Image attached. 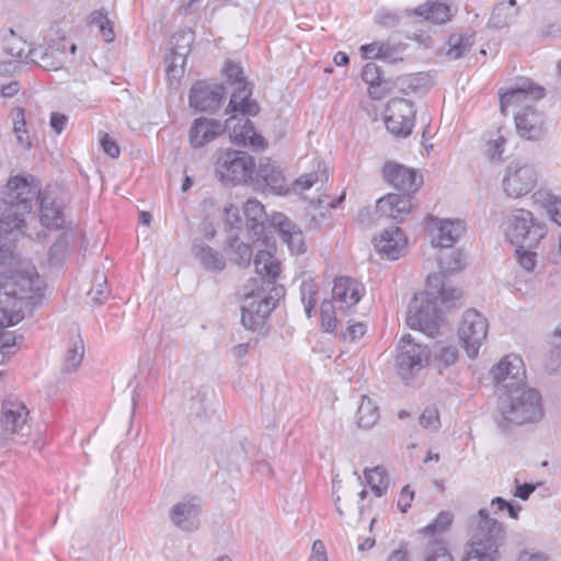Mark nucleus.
Listing matches in <instances>:
<instances>
[{"label": "nucleus", "mask_w": 561, "mask_h": 561, "mask_svg": "<svg viewBox=\"0 0 561 561\" xmlns=\"http://www.w3.org/2000/svg\"><path fill=\"white\" fill-rule=\"evenodd\" d=\"M505 236L512 244L533 248L546 236V228L534 220L530 211L517 209L506 220Z\"/></svg>", "instance_id": "nucleus-7"}, {"label": "nucleus", "mask_w": 561, "mask_h": 561, "mask_svg": "<svg viewBox=\"0 0 561 561\" xmlns=\"http://www.w3.org/2000/svg\"><path fill=\"white\" fill-rule=\"evenodd\" d=\"M225 129V125L219 121L196 118L190 129V144L193 148H201L220 136Z\"/></svg>", "instance_id": "nucleus-24"}, {"label": "nucleus", "mask_w": 561, "mask_h": 561, "mask_svg": "<svg viewBox=\"0 0 561 561\" xmlns=\"http://www.w3.org/2000/svg\"><path fill=\"white\" fill-rule=\"evenodd\" d=\"M254 266L255 272L261 276V286L265 288L276 287L275 283L282 272V267L280 262L271 250H259L254 257Z\"/></svg>", "instance_id": "nucleus-25"}, {"label": "nucleus", "mask_w": 561, "mask_h": 561, "mask_svg": "<svg viewBox=\"0 0 561 561\" xmlns=\"http://www.w3.org/2000/svg\"><path fill=\"white\" fill-rule=\"evenodd\" d=\"M259 176L264 181L271 191L282 194L286 191V180L282 170L270 162L261 163L259 167Z\"/></svg>", "instance_id": "nucleus-36"}, {"label": "nucleus", "mask_w": 561, "mask_h": 561, "mask_svg": "<svg viewBox=\"0 0 561 561\" xmlns=\"http://www.w3.org/2000/svg\"><path fill=\"white\" fill-rule=\"evenodd\" d=\"M431 352L426 345L416 343L410 334L403 335L398 342L396 358L397 369L401 378L410 380L428 362Z\"/></svg>", "instance_id": "nucleus-8"}, {"label": "nucleus", "mask_w": 561, "mask_h": 561, "mask_svg": "<svg viewBox=\"0 0 561 561\" xmlns=\"http://www.w3.org/2000/svg\"><path fill=\"white\" fill-rule=\"evenodd\" d=\"M216 171L222 182L244 183L255 171V162L245 151L228 150L216 162Z\"/></svg>", "instance_id": "nucleus-9"}, {"label": "nucleus", "mask_w": 561, "mask_h": 561, "mask_svg": "<svg viewBox=\"0 0 561 561\" xmlns=\"http://www.w3.org/2000/svg\"><path fill=\"white\" fill-rule=\"evenodd\" d=\"M488 320L474 309L467 310L458 329L467 355L471 358L478 356L479 350L488 334Z\"/></svg>", "instance_id": "nucleus-12"}, {"label": "nucleus", "mask_w": 561, "mask_h": 561, "mask_svg": "<svg viewBox=\"0 0 561 561\" xmlns=\"http://www.w3.org/2000/svg\"><path fill=\"white\" fill-rule=\"evenodd\" d=\"M505 138L503 136H497L496 139L491 140L489 142V154L491 159H501L502 153L504 151Z\"/></svg>", "instance_id": "nucleus-63"}, {"label": "nucleus", "mask_w": 561, "mask_h": 561, "mask_svg": "<svg viewBox=\"0 0 561 561\" xmlns=\"http://www.w3.org/2000/svg\"><path fill=\"white\" fill-rule=\"evenodd\" d=\"M62 51L53 47L31 48L25 55V62L38 65L45 70H57L62 65Z\"/></svg>", "instance_id": "nucleus-30"}, {"label": "nucleus", "mask_w": 561, "mask_h": 561, "mask_svg": "<svg viewBox=\"0 0 561 561\" xmlns=\"http://www.w3.org/2000/svg\"><path fill=\"white\" fill-rule=\"evenodd\" d=\"M491 374L494 380L501 385L504 392L525 386V368L523 359L519 356L507 355L503 357L492 367Z\"/></svg>", "instance_id": "nucleus-14"}, {"label": "nucleus", "mask_w": 561, "mask_h": 561, "mask_svg": "<svg viewBox=\"0 0 561 561\" xmlns=\"http://www.w3.org/2000/svg\"><path fill=\"white\" fill-rule=\"evenodd\" d=\"M438 359L444 363L445 366L453 365L458 359V351L455 346H444L442 347Z\"/></svg>", "instance_id": "nucleus-61"}, {"label": "nucleus", "mask_w": 561, "mask_h": 561, "mask_svg": "<svg viewBox=\"0 0 561 561\" xmlns=\"http://www.w3.org/2000/svg\"><path fill=\"white\" fill-rule=\"evenodd\" d=\"M227 249L236 264L244 267L250 265L252 257L250 244L240 241L238 237H231L227 242Z\"/></svg>", "instance_id": "nucleus-41"}, {"label": "nucleus", "mask_w": 561, "mask_h": 561, "mask_svg": "<svg viewBox=\"0 0 561 561\" xmlns=\"http://www.w3.org/2000/svg\"><path fill=\"white\" fill-rule=\"evenodd\" d=\"M41 185L34 176H12L2 192L0 202V265L14 257V242L25 226L24 216L30 214L39 197Z\"/></svg>", "instance_id": "nucleus-2"}, {"label": "nucleus", "mask_w": 561, "mask_h": 561, "mask_svg": "<svg viewBox=\"0 0 561 561\" xmlns=\"http://www.w3.org/2000/svg\"><path fill=\"white\" fill-rule=\"evenodd\" d=\"M11 116L13 119V133L15 135L18 145L24 149H30L32 147V144L28 137V133L26 130L24 108H14L12 111Z\"/></svg>", "instance_id": "nucleus-43"}, {"label": "nucleus", "mask_w": 561, "mask_h": 561, "mask_svg": "<svg viewBox=\"0 0 561 561\" xmlns=\"http://www.w3.org/2000/svg\"><path fill=\"white\" fill-rule=\"evenodd\" d=\"M101 145L104 152L111 158H117L121 153L119 147L112 140L107 134L101 139Z\"/></svg>", "instance_id": "nucleus-64"}, {"label": "nucleus", "mask_w": 561, "mask_h": 561, "mask_svg": "<svg viewBox=\"0 0 561 561\" xmlns=\"http://www.w3.org/2000/svg\"><path fill=\"white\" fill-rule=\"evenodd\" d=\"M314 170L302 174L295 181V188L299 191H306L313 186L318 182H327L329 179V169L325 162L321 159H314Z\"/></svg>", "instance_id": "nucleus-37"}, {"label": "nucleus", "mask_w": 561, "mask_h": 561, "mask_svg": "<svg viewBox=\"0 0 561 561\" xmlns=\"http://www.w3.org/2000/svg\"><path fill=\"white\" fill-rule=\"evenodd\" d=\"M419 422L423 428L432 432H437L442 425L437 408H425L419 417Z\"/></svg>", "instance_id": "nucleus-52"}, {"label": "nucleus", "mask_w": 561, "mask_h": 561, "mask_svg": "<svg viewBox=\"0 0 561 561\" xmlns=\"http://www.w3.org/2000/svg\"><path fill=\"white\" fill-rule=\"evenodd\" d=\"M222 71L228 82L239 85L230 98L227 111L240 112L243 115H256L260 112V106L255 100L250 98L252 90L245 82L242 68L238 64L227 61Z\"/></svg>", "instance_id": "nucleus-10"}, {"label": "nucleus", "mask_w": 561, "mask_h": 561, "mask_svg": "<svg viewBox=\"0 0 561 561\" xmlns=\"http://www.w3.org/2000/svg\"><path fill=\"white\" fill-rule=\"evenodd\" d=\"M439 267L442 272L427 277V290L416 295L407 311V324L428 336H434L439 327L440 314L437 300L447 305L461 297V290L451 287L445 280L446 273H454L463 267L461 252L453 250L448 260L440 256Z\"/></svg>", "instance_id": "nucleus-1"}, {"label": "nucleus", "mask_w": 561, "mask_h": 561, "mask_svg": "<svg viewBox=\"0 0 561 561\" xmlns=\"http://www.w3.org/2000/svg\"><path fill=\"white\" fill-rule=\"evenodd\" d=\"M319 285L312 278L302 280L300 285V297L308 318L311 317L312 311L318 301Z\"/></svg>", "instance_id": "nucleus-45"}, {"label": "nucleus", "mask_w": 561, "mask_h": 561, "mask_svg": "<svg viewBox=\"0 0 561 561\" xmlns=\"http://www.w3.org/2000/svg\"><path fill=\"white\" fill-rule=\"evenodd\" d=\"M79 232L76 230H66L56 238L49 249V263L51 265H60L67 256L69 245L78 238Z\"/></svg>", "instance_id": "nucleus-34"}, {"label": "nucleus", "mask_w": 561, "mask_h": 561, "mask_svg": "<svg viewBox=\"0 0 561 561\" xmlns=\"http://www.w3.org/2000/svg\"><path fill=\"white\" fill-rule=\"evenodd\" d=\"M401 46L382 42L381 59L389 62L401 60Z\"/></svg>", "instance_id": "nucleus-55"}, {"label": "nucleus", "mask_w": 561, "mask_h": 561, "mask_svg": "<svg viewBox=\"0 0 561 561\" xmlns=\"http://www.w3.org/2000/svg\"><path fill=\"white\" fill-rule=\"evenodd\" d=\"M225 221L226 226L230 229H239L241 224V217L239 209L233 205H229L225 208Z\"/></svg>", "instance_id": "nucleus-57"}, {"label": "nucleus", "mask_w": 561, "mask_h": 561, "mask_svg": "<svg viewBox=\"0 0 561 561\" xmlns=\"http://www.w3.org/2000/svg\"><path fill=\"white\" fill-rule=\"evenodd\" d=\"M538 174L535 167L517 159L508 163L503 179V190L507 196L518 198L536 186Z\"/></svg>", "instance_id": "nucleus-11"}, {"label": "nucleus", "mask_w": 561, "mask_h": 561, "mask_svg": "<svg viewBox=\"0 0 561 561\" xmlns=\"http://www.w3.org/2000/svg\"><path fill=\"white\" fill-rule=\"evenodd\" d=\"M225 95V87L207 81L196 82L190 91V105L201 112L215 111Z\"/></svg>", "instance_id": "nucleus-18"}, {"label": "nucleus", "mask_w": 561, "mask_h": 561, "mask_svg": "<svg viewBox=\"0 0 561 561\" xmlns=\"http://www.w3.org/2000/svg\"><path fill=\"white\" fill-rule=\"evenodd\" d=\"M516 256L518 264L527 272L534 270L536 265V256L537 254L533 251L525 250V248L518 247L516 249Z\"/></svg>", "instance_id": "nucleus-54"}, {"label": "nucleus", "mask_w": 561, "mask_h": 561, "mask_svg": "<svg viewBox=\"0 0 561 561\" xmlns=\"http://www.w3.org/2000/svg\"><path fill=\"white\" fill-rule=\"evenodd\" d=\"M363 80L368 84V92L375 100L382 99L389 91V82L381 76V70L374 62H367L362 71Z\"/></svg>", "instance_id": "nucleus-32"}, {"label": "nucleus", "mask_w": 561, "mask_h": 561, "mask_svg": "<svg viewBox=\"0 0 561 561\" xmlns=\"http://www.w3.org/2000/svg\"><path fill=\"white\" fill-rule=\"evenodd\" d=\"M227 127L231 129L230 138L236 144H250L254 147L264 145V138L257 135L253 123L249 118H239L232 116L227 121Z\"/></svg>", "instance_id": "nucleus-27"}, {"label": "nucleus", "mask_w": 561, "mask_h": 561, "mask_svg": "<svg viewBox=\"0 0 561 561\" xmlns=\"http://www.w3.org/2000/svg\"><path fill=\"white\" fill-rule=\"evenodd\" d=\"M193 249L196 257L206 270L220 272L225 268V257L209 245L194 243Z\"/></svg>", "instance_id": "nucleus-35"}, {"label": "nucleus", "mask_w": 561, "mask_h": 561, "mask_svg": "<svg viewBox=\"0 0 561 561\" xmlns=\"http://www.w3.org/2000/svg\"><path fill=\"white\" fill-rule=\"evenodd\" d=\"M453 523V514L442 511L436 518L425 526L421 533L425 535H436L446 531Z\"/></svg>", "instance_id": "nucleus-50"}, {"label": "nucleus", "mask_w": 561, "mask_h": 561, "mask_svg": "<svg viewBox=\"0 0 561 561\" xmlns=\"http://www.w3.org/2000/svg\"><path fill=\"white\" fill-rule=\"evenodd\" d=\"M414 499V491L410 489L409 485H405L402 488L399 500H398V507L402 513H405L410 507L411 503Z\"/></svg>", "instance_id": "nucleus-60"}, {"label": "nucleus", "mask_w": 561, "mask_h": 561, "mask_svg": "<svg viewBox=\"0 0 561 561\" xmlns=\"http://www.w3.org/2000/svg\"><path fill=\"white\" fill-rule=\"evenodd\" d=\"M424 561H454V559L443 541L434 540L425 550Z\"/></svg>", "instance_id": "nucleus-49"}, {"label": "nucleus", "mask_w": 561, "mask_h": 561, "mask_svg": "<svg viewBox=\"0 0 561 561\" xmlns=\"http://www.w3.org/2000/svg\"><path fill=\"white\" fill-rule=\"evenodd\" d=\"M545 96V89L534 84L528 79L501 93V111L505 115L511 106H533V104Z\"/></svg>", "instance_id": "nucleus-17"}, {"label": "nucleus", "mask_w": 561, "mask_h": 561, "mask_svg": "<svg viewBox=\"0 0 561 561\" xmlns=\"http://www.w3.org/2000/svg\"><path fill=\"white\" fill-rule=\"evenodd\" d=\"M199 506L191 501L179 502L170 511L172 523L185 531L196 530L199 526Z\"/></svg>", "instance_id": "nucleus-28"}, {"label": "nucleus", "mask_w": 561, "mask_h": 561, "mask_svg": "<svg viewBox=\"0 0 561 561\" xmlns=\"http://www.w3.org/2000/svg\"><path fill=\"white\" fill-rule=\"evenodd\" d=\"M504 536L503 525L491 518L486 510H480L472 528L469 550L461 561H495Z\"/></svg>", "instance_id": "nucleus-5"}, {"label": "nucleus", "mask_w": 561, "mask_h": 561, "mask_svg": "<svg viewBox=\"0 0 561 561\" xmlns=\"http://www.w3.org/2000/svg\"><path fill=\"white\" fill-rule=\"evenodd\" d=\"M366 332V325L362 322L350 324L346 331L342 333L344 341L353 342L358 337H362Z\"/></svg>", "instance_id": "nucleus-56"}, {"label": "nucleus", "mask_w": 561, "mask_h": 561, "mask_svg": "<svg viewBox=\"0 0 561 561\" xmlns=\"http://www.w3.org/2000/svg\"><path fill=\"white\" fill-rule=\"evenodd\" d=\"M432 245L435 248H451L465 231L463 222L453 219L431 217Z\"/></svg>", "instance_id": "nucleus-20"}, {"label": "nucleus", "mask_w": 561, "mask_h": 561, "mask_svg": "<svg viewBox=\"0 0 561 561\" xmlns=\"http://www.w3.org/2000/svg\"><path fill=\"white\" fill-rule=\"evenodd\" d=\"M378 420L379 412L377 405L369 398L364 396L356 412L358 426L368 430L373 427Z\"/></svg>", "instance_id": "nucleus-38"}, {"label": "nucleus", "mask_w": 561, "mask_h": 561, "mask_svg": "<svg viewBox=\"0 0 561 561\" xmlns=\"http://www.w3.org/2000/svg\"><path fill=\"white\" fill-rule=\"evenodd\" d=\"M408 239L399 227L383 230L375 239V249L389 260H398L407 249Z\"/></svg>", "instance_id": "nucleus-22"}, {"label": "nucleus", "mask_w": 561, "mask_h": 561, "mask_svg": "<svg viewBox=\"0 0 561 561\" xmlns=\"http://www.w3.org/2000/svg\"><path fill=\"white\" fill-rule=\"evenodd\" d=\"M473 39L471 36L462 34H453L449 36L447 42L446 56L450 60H457L463 57L472 47Z\"/></svg>", "instance_id": "nucleus-40"}, {"label": "nucleus", "mask_w": 561, "mask_h": 561, "mask_svg": "<svg viewBox=\"0 0 561 561\" xmlns=\"http://www.w3.org/2000/svg\"><path fill=\"white\" fill-rule=\"evenodd\" d=\"M382 42H374L370 44L362 45L360 51L366 59H381Z\"/></svg>", "instance_id": "nucleus-59"}, {"label": "nucleus", "mask_w": 561, "mask_h": 561, "mask_svg": "<svg viewBox=\"0 0 561 561\" xmlns=\"http://www.w3.org/2000/svg\"><path fill=\"white\" fill-rule=\"evenodd\" d=\"M43 290L44 282L33 265L0 275V304L10 302L22 313L24 307L42 297Z\"/></svg>", "instance_id": "nucleus-3"}, {"label": "nucleus", "mask_w": 561, "mask_h": 561, "mask_svg": "<svg viewBox=\"0 0 561 561\" xmlns=\"http://www.w3.org/2000/svg\"><path fill=\"white\" fill-rule=\"evenodd\" d=\"M284 294V287L260 286L244 294L241 307V322L252 331L262 330L271 311Z\"/></svg>", "instance_id": "nucleus-6"}, {"label": "nucleus", "mask_w": 561, "mask_h": 561, "mask_svg": "<svg viewBox=\"0 0 561 561\" xmlns=\"http://www.w3.org/2000/svg\"><path fill=\"white\" fill-rule=\"evenodd\" d=\"M382 175L387 183L403 192V196H411L423 183L422 176L415 170L394 162L383 165Z\"/></svg>", "instance_id": "nucleus-15"}, {"label": "nucleus", "mask_w": 561, "mask_h": 561, "mask_svg": "<svg viewBox=\"0 0 561 561\" xmlns=\"http://www.w3.org/2000/svg\"><path fill=\"white\" fill-rule=\"evenodd\" d=\"M30 411L24 403L15 397L7 398L1 405L0 425L5 434H23L27 427Z\"/></svg>", "instance_id": "nucleus-16"}, {"label": "nucleus", "mask_w": 561, "mask_h": 561, "mask_svg": "<svg viewBox=\"0 0 561 561\" xmlns=\"http://www.w3.org/2000/svg\"><path fill=\"white\" fill-rule=\"evenodd\" d=\"M515 126L520 138L539 141L545 135V115L527 105L515 114Z\"/></svg>", "instance_id": "nucleus-19"}, {"label": "nucleus", "mask_w": 561, "mask_h": 561, "mask_svg": "<svg viewBox=\"0 0 561 561\" xmlns=\"http://www.w3.org/2000/svg\"><path fill=\"white\" fill-rule=\"evenodd\" d=\"M364 474L376 496L380 497L386 493L389 483L386 470L382 467L365 469Z\"/></svg>", "instance_id": "nucleus-44"}, {"label": "nucleus", "mask_w": 561, "mask_h": 561, "mask_svg": "<svg viewBox=\"0 0 561 561\" xmlns=\"http://www.w3.org/2000/svg\"><path fill=\"white\" fill-rule=\"evenodd\" d=\"M363 285L347 276L335 278L332 288L333 299L340 304L345 305L346 308H351L357 305L363 296Z\"/></svg>", "instance_id": "nucleus-26"}, {"label": "nucleus", "mask_w": 561, "mask_h": 561, "mask_svg": "<svg viewBox=\"0 0 561 561\" xmlns=\"http://www.w3.org/2000/svg\"><path fill=\"white\" fill-rule=\"evenodd\" d=\"M84 357V344L80 337L75 339L65 357L61 370L64 373L70 374L78 369L82 359Z\"/></svg>", "instance_id": "nucleus-42"}, {"label": "nucleus", "mask_w": 561, "mask_h": 561, "mask_svg": "<svg viewBox=\"0 0 561 561\" xmlns=\"http://www.w3.org/2000/svg\"><path fill=\"white\" fill-rule=\"evenodd\" d=\"M322 328L325 332H333L336 328L334 306L329 300H323L320 308Z\"/></svg>", "instance_id": "nucleus-53"}, {"label": "nucleus", "mask_w": 561, "mask_h": 561, "mask_svg": "<svg viewBox=\"0 0 561 561\" xmlns=\"http://www.w3.org/2000/svg\"><path fill=\"white\" fill-rule=\"evenodd\" d=\"M18 336L12 331L0 332V350L2 353H9L10 348L16 344Z\"/></svg>", "instance_id": "nucleus-62"}, {"label": "nucleus", "mask_w": 561, "mask_h": 561, "mask_svg": "<svg viewBox=\"0 0 561 561\" xmlns=\"http://www.w3.org/2000/svg\"><path fill=\"white\" fill-rule=\"evenodd\" d=\"M41 222L47 228H64L65 217L61 202L44 193L41 197Z\"/></svg>", "instance_id": "nucleus-29"}, {"label": "nucleus", "mask_w": 561, "mask_h": 561, "mask_svg": "<svg viewBox=\"0 0 561 561\" xmlns=\"http://www.w3.org/2000/svg\"><path fill=\"white\" fill-rule=\"evenodd\" d=\"M414 13L437 24L445 23L453 16L451 8L445 2L438 1H427L425 4L419 5Z\"/></svg>", "instance_id": "nucleus-33"}, {"label": "nucleus", "mask_w": 561, "mask_h": 561, "mask_svg": "<svg viewBox=\"0 0 561 561\" xmlns=\"http://www.w3.org/2000/svg\"><path fill=\"white\" fill-rule=\"evenodd\" d=\"M412 207V196L390 193L377 201L376 211L381 217L401 222Z\"/></svg>", "instance_id": "nucleus-23"}, {"label": "nucleus", "mask_w": 561, "mask_h": 561, "mask_svg": "<svg viewBox=\"0 0 561 561\" xmlns=\"http://www.w3.org/2000/svg\"><path fill=\"white\" fill-rule=\"evenodd\" d=\"M541 397L535 389L526 386L511 389L503 392L499 399V412L501 426L510 424L520 425L527 422H535L541 419Z\"/></svg>", "instance_id": "nucleus-4"}, {"label": "nucleus", "mask_w": 561, "mask_h": 561, "mask_svg": "<svg viewBox=\"0 0 561 561\" xmlns=\"http://www.w3.org/2000/svg\"><path fill=\"white\" fill-rule=\"evenodd\" d=\"M546 209L550 218L559 226H561V198L553 197L549 199L546 205Z\"/></svg>", "instance_id": "nucleus-58"}, {"label": "nucleus", "mask_w": 561, "mask_h": 561, "mask_svg": "<svg viewBox=\"0 0 561 561\" xmlns=\"http://www.w3.org/2000/svg\"><path fill=\"white\" fill-rule=\"evenodd\" d=\"M3 41V50L8 55L25 62V48L27 46L26 42L16 36L12 28L8 31V35L4 36Z\"/></svg>", "instance_id": "nucleus-47"}, {"label": "nucleus", "mask_w": 561, "mask_h": 561, "mask_svg": "<svg viewBox=\"0 0 561 561\" xmlns=\"http://www.w3.org/2000/svg\"><path fill=\"white\" fill-rule=\"evenodd\" d=\"M415 110L405 99L393 98L386 107L385 123L389 133L396 137H407L414 126Z\"/></svg>", "instance_id": "nucleus-13"}, {"label": "nucleus", "mask_w": 561, "mask_h": 561, "mask_svg": "<svg viewBox=\"0 0 561 561\" xmlns=\"http://www.w3.org/2000/svg\"><path fill=\"white\" fill-rule=\"evenodd\" d=\"M24 313L16 310L10 302L0 304V329L14 325L22 321Z\"/></svg>", "instance_id": "nucleus-51"}, {"label": "nucleus", "mask_w": 561, "mask_h": 561, "mask_svg": "<svg viewBox=\"0 0 561 561\" xmlns=\"http://www.w3.org/2000/svg\"><path fill=\"white\" fill-rule=\"evenodd\" d=\"M110 295L107 288V279L103 273H95L93 277V284L88 291V296L91 300L98 305L103 304Z\"/></svg>", "instance_id": "nucleus-48"}, {"label": "nucleus", "mask_w": 561, "mask_h": 561, "mask_svg": "<svg viewBox=\"0 0 561 561\" xmlns=\"http://www.w3.org/2000/svg\"><path fill=\"white\" fill-rule=\"evenodd\" d=\"M517 13V8H512L510 4H502L501 2L496 3L488 24L493 28H503L515 20Z\"/></svg>", "instance_id": "nucleus-39"}, {"label": "nucleus", "mask_w": 561, "mask_h": 561, "mask_svg": "<svg viewBox=\"0 0 561 561\" xmlns=\"http://www.w3.org/2000/svg\"><path fill=\"white\" fill-rule=\"evenodd\" d=\"M247 226L259 240L264 234L267 215L264 206L257 199H249L244 205Z\"/></svg>", "instance_id": "nucleus-31"}, {"label": "nucleus", "mask_w": 561, "mask_h": 561, "mask_svg": "<svg viewBox=\"0 0 561 561\" xmlns=\"http://www.w3.org/2000/svg\"><path fill=\"white\" fill-rule=\"evenodd\" d=\"M271 224L278 229L283 242L288 245L293 254H302L307 251L302 231L285 215L280 213L272 215Z\"/></svg>", "instance_id": "nucleus-21"}, {"label": "nucleus", "mask_w": 561, "mask_h": 561, "mask_svg": "<svg viewBox=\"0 0 561 561\" xmlns=\"http://www.w3.org/2000/svg\"><path fill=\"white\" fill-rule=\"evenodd\" d=\"M194 38L192 30H182L174 33L170 39L171 50L178 54L180 59H183V56L190 54Z\"/></svg>", "instance_id": "nucleus-46"}]
</instances>
